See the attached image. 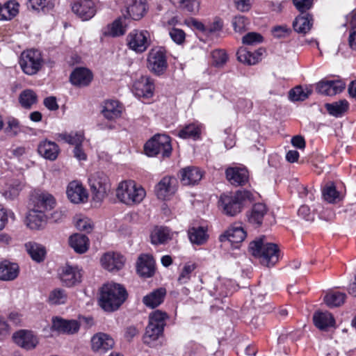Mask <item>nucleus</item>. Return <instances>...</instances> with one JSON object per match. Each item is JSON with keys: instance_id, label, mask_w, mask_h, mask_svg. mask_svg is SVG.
<instances>
[{"instance_id": "39448f33", "label": "nucleus", "mask_w": 356, "mask_h": 356, "mask_svg": "<svg viewBox=\"0 0 356 356\" xmlns=\"http://www.w3.org/2000/svg\"><path fill=\"white\" fill-rule=\"evenodd\" d=\"M166 313L156 310L149 315V324L143 337L145 343L150 344L161 335L165 325Z\"/></svg>"}, {"instance_id": "6e6552de", "label": "nucleus", "mask_w": 356, "mask_h": 356, "mask_svg": "<svg viewBox=\"0 0 356 356\" xmlns=\"http://www.w3.org/2000/svg\"><path fill=\"white\" fill-rule=\"evenodd\" d=\"M43 63L41 53L38 50L29 49L22 52L19 65L22 71L28 75L35 74Z\"/></svg>"}, {"instance_id": "9b49d317", "label": "nucleus", "mask_w": 356, "mask_h": 356, "mask_svg": "<svg viewBox=\"0 0 356 356\" xmlns=\"http://www.w3.org/2000/svg\"><path fill=\"white\" fill-rule=\"evenodd\" d=\"M149 33L146 31L134 30L127 36L129 48L137 53L145 51L149 45Z\"/></svg>"}, {"instance_id": "5701e85b", "label": "nucleus", "mask_w": 356, "mask_h": 356, "mask_svg": "<svg viewBox=\"0 0 356 356\" xmlns=\"http://www.w3.org/2000/svg\"><path fill=\"white\" fill-rule=\"evenodd\" d=\"M38 152L47 160L55 161L60 153V148L55 142L44 140L38 144Z\"/></svg>"}, {"instance_id": "bb28decb", "label": "nucleus", "mask_w": 356, "mask_h": 356, "mask_svg": "<svg viewBox=\"0 0 356 356\" xmlns=\"http://www.w3.org/2000/svg\"><path fill=\"white\" fill-rule=\"evenodd\" d=\"M265 50L264 49H259L253 52L248 50L246 48H240L237 53V59L239 62L247 65H255L261 60Z\"/></svg>"}, {"instance_id": "473e14b6", "label": "nucleus", "mask_w": 356, "mask_h": 356, "mask_svg": "<svg viewBox=\"0 0 356 356\" xmlns=\"http://www.w3.org/2000/svg\"><path fill=\"white\" fill-rule=\"evenodd\" d=\"M202 129V124L197 122L190 123L180 129L177 136L182 139L197 140L200 138Z\"/></svg>"}, {"instance_id": "2eb2a0df", "label": "nucleus", "mask_w": 356, "mask_h": 356, "mask_svg": "<svg viewBox=\"0 0 356 356\" xmlns=\"http://www.w3.org/2000/svg\"><path fill=\"white\" fill-rule=\"evenodd\" d=\"M80 328V323L76 320H67L56 316L52 318L51 329L59 333L74 334Z\"/></svg>"}, {"instance_id": "a878e982", "label": "nucleus", "mask_w": 356, "mask_h": 356, "mask_svg": "<svg viewBox=\"0 0 356 356\" xmlns=\"http://www.w3.org/2000/svg\"><path fill=\"white\" fill-rule=\"evenodd\" d=\"M33 208L43 212L52 209L56 205L55 198L47 192L36 193L33 198Z\"/></svg>"}, {"instance_id": "4d7b16f0", "label": "nucleus", "mask_w": 356, "mask_h": 356, "mask_svg": "<svg viewBox=\"0 0 356 356\" xmlns=\"http://www.w3.org/2000/svg\"><path fill=\"white\" fill-rule=\"evenodd\" d=\"M37 101V95L31 90L23 91L19 96V102L24 108H30Z\"/></svg>"}, {"instance_id": "6ab92c4d", "label": "nucleus", "mask_w": 356, "mask_h": 356, "mask_svg": "<svg viewBox=\"0 0 356 356\" xmlns=\"http://www.w3.org/2000/svg\"><path fill=\"white\" fill-rule=\"evenodd\" d=\"M136 270L140 277H150L155 273V261L152 255L142 254L137 261Z\"/></svg>"}, {"instance_id": "bf43d9fd", "label": "nucleus", "mask_w": 356, "mask_h": 356, "mask_svg": "<svg viewBox=\"0 0 356 356\" xmlns=\"http://www.w3.org/2000/svg\"><path fill=\"white\" fill-rule=\"evenodd\" d=\"M29 2L33 10L47 12L52 9L54 3L49 0H29Z\"/></svg>"}, {"instance_id": "1a4fd4ad", "label": "nucleus", "mask_w": 356, "mask_h": 356, "mask_svg": "<svg viewBox=\"0 0 356 356\" xmlns=\"http://www.w3.org/2000/svg\"><path fill=\"white\" fill-rule=\"evenodd\" d=\"M59 276L64 286L72 287L81 282L83 273L79 266L66 264L60 268Z\"/></svg>"}, {"instance_id": "f257e3e1", "label": "nucleus", "mask_w": 356, "mask_h": 356, "mask_svg": "<svg viewBox=\"0 0 356 356\" xmlns=\"http://www.w3.org/2000/svg\"><path fill=\"white\" fill-rule=\"evenodd\" d=\"M127 293L125 289L116 283H107L100 291L99 305L106 312L118 309L125 301Z\"/></svg>"}, {"instance_id": "de8ad7c7", "label": "nucleus", "mask_w": 356, "mask_h": 356, "mask_svg": "<svg viewBox=\"0 0 356 356\" xmlns=\"http://www.w3.org/2000/svg\"><path fill=\"white\" fill-rule=\"evenodd\" d=\"M58 138L76 147L82 145L84 140V135L81 131H72L69 134L61 133L58 134Z\"/></svg>"}, {"instance_id": "f704fd0d", "label": "nucleus", "mask_w": 356, "mask_h": 356, "mask_svg": "<svg viewBox=\"0 0 356 356\" xmlns=\"http://www.w3.org/2000/svg\"><path fill=\"white\" fill-rule=\"evenodd\" d=\"M19 274V266L17 264L7 261L0 264V280L10 281L15 280Z\"/></svg>"}, {"instance_id": "f8f14e48", "label": "nucleus", "mask_w": 356, "mask_h": 356, "mask_svg": "<svg viewBox=\"0 0 356 356\" xmlns=\"http://www.w3.org/2000/svg\"><path fill=\"white\" fill-rule=\"evenodd\" d=\"M178 181L174 177H163L155 186V193L159 199L165 200L175 193Z\"/></svg>"}, {"instance_id": "9d476101", "label": "nucleus", "mask_w": 356, "mask_h": 356, "mask_svg": "<svg viewBox=\"0 0 356 356\" xmlns=\"http://www.w3.org/2000/svg\"><path fill=\"white\" fill-rule=\"evenodd\" d=\"M147 67L151 72L156 75H161L167 69L168 63L165 54L161 49H152L147 58Z\"/></svg>"}, {"instance_id": "412c9836", "label": "nucleus", "mask_w": 356, "mask_h": 356, "mask_svg": "<svg viewBox=\"0 0 356 356\" xmlns=\"http://www.w3.org/2000/svg\"><path fill=\"white\" fill-rule=\"evenodd\" d=\"M227 179L232 185L243 186L248 180L249 174L245 168L229 167L225 171Z\"/></svg>"}, {"instance_id": "09e8293b", "label": "nucleus", "mask_w": 356, "mask_h": 356, "mask_svg": "<svg viewBox=\"0 0 356 356\" xmlns=\"http://www.w3.org/2000/svg\"><path fill=\"white\" fill-rule=\"evenodd\" d=\"M325 108L330 115L339 117L347 111L348 102L346 99H342L332 104H326Z\"/></svg>"}, {"instance_id": "c9c22d12", "label": "nucleus", "mask_w": 356, "mask_h": 356, "mask_svg": "<svg viewBox=\"0 0 356 356\" xmlns=\"http://www.w3.org/2000/svg\"><path fill=\"white\" fill-rule=\"evenodd\" d=\"M25 248L33 261L38 263L44 261L47 252L42 245L30 241L25 243Z\"/></svg>"}, {"instance_id": "7c9ffc66", "label": "nucleus", "mask_w": 356, "mask_h": 356, "mask_svg": "<svg viewBox=\"0 0 356 356\" xmlns=\"http://www.w3.org/2000/svg\"><path fill=\"white\" fill-rule=\"evenodd\" d=\"M27 225L32 229L42 228L47 222V217L44 212L33 208L29 211L27 216Z\"/></svg>"}, {"instance_id": "ddd939ff", "label": "nucleus", "mask_w": 356, "mask_h": 356, "mask_svg": "<svg viewBox=\"0 0 356 356\" xmlns=\"http://www.w3.org/2000/svg\"><path fill=\"white\" fill-rule=\"evenodd\" d=\"M72 10L83 21L90 19L96 13L95 6L92 0H76L72 5Z\"/></svg>"}, {"instance_id": "20e7f679", "label": "nucleus", "mask_w": 356, "mask_h": 356, "mask_svg": "<svg viewBox=\"0 0 356 356\" xmlns=\"http://www.w3.org/2000/svg\"><path fill=\"white\" fill-rule=\"evenodd\" d=\"M145 195V189L131 180L120 182L116 189V197L127 205L140 203Z\"/></svg>"}, {"instance_id": "ea45409f", "label": "nucleus", "mask_w": 356, "mask_h": 356, "mask_svg": "<svg viewBox=\"0 0 356 356\" xmlns=\"http://www.w3.org/2000/svg\"><path fill=\"white\" fill-rule=\"evenodd\" d=\"M69 243L72 248L77 253H84L88 248V238L86 235L75 234L70 237Z\"/></svg>"}, {"instance_id": "3c124183", "label": "nucleus", "mask_w": 356, "mask_h": 356, "mask_svg": "<svg viewBox=\"0 0 356 356\" xmlns=\"http://www.w3.org/2000/svg\"><path fill=\"white\" fill-rule=\"evenodd\" d=\"M346 294L339 291H332L328 293L324 298V301L330 307H339L341 305L345 300Z\"/></svg>"}, {"instance_id": "37998d69", "label": "nucleus", "mask_w": 356, "mask_h": 356, "mask_svg": "<svg viewBox=\"0 0 356 356\" xmlns=\"http://www.w3.org/2000/svg\"><path fill=\"white\" fill-rule=\"evenodd\" d=\"M19 4L14 0H10L1 4L0 21H9L19 13Z\"/></svg>"}, {"instance_id": "58836bf2", "label": "nucleus", "mask_w": 356, "mask_h": 356, "mask_svg": "<svg viewBox=\"0 0 356 356\" xmlns=\"http://www.w3.org/2000/svg\"><path fill=\"white\" fill-rule=\"evenodd\" d=\"M165 293V289H157L149 294L144 296L143 302L147 307L154 308L158 307L163 301Z\"/></svg>"}, {"instance_id": "423d86ee", "label": "nucleus", "mask_w": 356, "mask_h": 356, "mask_svg": "<svg viewBox=\"0 0 356 356\" xmlns=\"http://www.w3.org/2000/svg\"><path fill=\"white\" fill-rule=\"evenodd\" d=\"M88 183L92 198L96 202H102L111 191L110 179L104 172L98 171L91 174L88 178Z\"/></svg>"}, {"instance_id": "603ef678", "label": "nucleus", "mask_w": 356, "mask_h": 356, "mask_svg": "<svg viewBox=\"0 0 356 356\" xmlns=\"http://www.w3.org/2000/svg\"><path fill=\"white\" fill-rule=\"evenodd\" d=\"M22 131V126L19 120L15 118L9 117L6 120V125L4 128V132L11 137L16 136Z\"/></svg>"}, {"instance_id": "c85d7f7f", "label": "nucleus", "mask_w": 356, "mask_h": 356, "mask_svg": "<svg viewBox=\"0 0 356 356\" xmlns=\"http://www.w3.org/2000/svg\"><path fill=\"white\" fill-rule=\"evenodd\" d=\"M92 79L91 72L83 67L75 69L70 75L71 83L79 87L88 86Z\"/></svg>"}, {"instance_id": "774afa93", "label": "nucleus", "mask_w": 356, "mask_h": 356, "mask_svg": "<svg viewBox=\"0 0 356 356\" xmlns=\"http://www.w3.org/2000/svg\"><path fill=\"white\" fill-rule=\"evenodd\" d=\"M298 215L307 221H313L314 219V214L311 212L309 207L307 205H302L299 208Z\"/></svg>"}, {"instance_id": "052dcab7", "label": "nucleus", "mask_w": 356, "mask_h": 356, "mask_svg": "<svg viewBox=\"0 0 356 356\" xmlns=\"http://www.w3.org/2000/svg\"><path fill=\"white\" fill-rule=\"evenodd\" d=\"M213 65L216 67H222L227 61V55L225 51L221 49H216L211 53Z\"/></svg>"}, {"instance_id": "680f3d73", "label": "nucleus", "mask_w": 356, "mask_h": 356, "mask_svg": "<svg viewBox=\"0 0 356 356\" xmlns=\"http://www.w3.org/2000/svg\"><path fill=\"white\" fill-rule=\"evenodd\" d=\"M223 22L220 18H215L212 22L206 24V35L217 33L222 29Z\"/></svg>"}, {"instance_id": "4468645a", "label": "nucleus", "mask_w": 356, "mask_h": 356, "mask_svg": "<svg viewBox=\"0 0 356 356\" xmlns=\"http://www.w3.org/2000/svg\"><path fill=\"white\" fill-rule=\"evenodd\" d=\"M346 88V83L341 79L321 80L316 84V91L322 95L333 96L341 92Z\"/></svg>"}, {"instance_id": "864d4df0", "label": "nucleus", "mask_w": 356, "mask_h": 356, "mask_svg": "<svg viewBox=\"0 0 356 356\" xmlns=\"http://www.w3.org/2000/svg\"><path fill=\"white\" fill-rule=\"evenodd\" d=\"M312 93V91L308 89H304L302 86H296L289 91V99L291 101H304Z\"/></svg>"}, {"instance_id": "f3484780", "label": "nucleus", "mask_w": 356, "mask_h": 356, "mask_svg": "<svg viewBox=\"0 0 356 356\" xmlns=\"http://www.w3.org/2000/svg\"><path fill=\"white\" fill-rule=\"evenodd\" d=\"M154 90V85L147 76H141L133 85V92L138 97H152Z\"/></svg>"}, {"instance_id": "13d9d810", "label": "nucleus", "mask_w": 356, "mask_h": 356, "mask_svg": "<svg viewBox=\"0 0 356 356\" xmlns=\"http://www.w3.org/2000/svg\"><path fill=\"white\" fill-rule=\"evenodd\" d=\"M232 24L236 32L243 33L248 29L250 21L243 15H237L232 19Z\"/></svg>"}, {"instance_id": "4be33fe9", "label": "nucleus", "mask_w": 356, "mask_h": 356, "mask_svg": "<svg viewBox=\"0 0 356 356\" xmlns=\"http://www.w3.org/2000/svg\"><path fill=\"white\" fill-rule=\"evenodd\" d=\"M91 345L94 351L104 353L113 347L114 341L109 335L100 332L92 337Z\"/></svg>"}, {"instance_id": "aec40b11", "label": "nucleus", "mask_w": 356, "mask_h": 356, "mask_svg": "<svg viewBox=\"0 0 356 356\" xmlns=\"http://www.w3.org/2000/svg\"><path fill=\"white\" fill-rule=\"evenodd\" d=\"M245 237L246 232L243 228L240 225H234L220 236V240L221 242H229L232 245L236 244L234 248H237V245L242 242Z\"/></svg>"}, {"instance_id": "f03ea898", "label": "nucleus", "mask_w": 356, "mask_h": 356, "mask_svg": "<svg viewBox=\"0 0 356 356\" xmlns=\"http://www.w3.org/2000/svg\"><path fill=\"white\" fill-rule=\"evenodd\" d=\"M265 236L252 241L249 250L252 254L259 259L260 263L266 266H274L279 260V249L276 244L264 243Z\"/></svg>"}, {"instance_id": "dca6fc26", "label": "nucleus", "mask_w": 356, "mask_h": 356, "mask_svg": "<svg viewBox=\"0 0 356 356\" xmlns=\"http://www.w3.org/2000/svg\"><path fill=\"white\" fill-rule=\"evenodd\" d=\"M13 339L16 344L28 350L34 349L39 343L38 337L29 330H22L16 332Z\"/></svg>"}, {"instance_id": "6e6d98bb", "label": "nucleus", "mask_w": 356, "mask_h": 356, "mask_svg": "<svg viewBox=\"0 0 356 356\" xmlns=\"http://www.w3.org/2000/svg\"><path fill=\"white\" fill-rule=\"evenodd\" d=\"M67 296L65 291L61 289H56L50 292L48 300L52 305L65 304Z\"/></svg>"}, {"instance_id": "0e129e2a", "label": "nucleus", "mask_w": 356, "mask_h": 356, "mask_svg": "<svg viewBox=\"0 0 356 356\" xmlns=\"http://www.w3.org/2000/svg\"><path fill=\"white\" fill-rule=\"evenodd\" d=\"M314 0H293L296 9L302 14L307 13V11L313 6Z\"/></svg>"}, {"instance_id": "7ed1b4c3", "label": "nucleus", "mask_w": 356, "mask_h": 356, "mask_svg": "<svg viewBox=\"0 0 356 356\" xmlns=\"http://www.w3.org/2000/svg\"><path fill=\"white\" fill-rule=\"evenodd\" d=\"M251 198L252 193L248 191H238L233 195L222 194L219 198L218 207L224 214L235 216L242 211L244 202Z\"/></svg>"}, {"instance_id": "69168bd1", "label": "nucleus", "mask_w": 356, "mask_h": 356, "mask_svg": "<svg viewBox=\"0 0 356 356\" xmlns=\"http://www.w3.org/2000/svg\"><path fill=\"white\" fill-rule=\"evenodd\" d=\"M169 35L171 39L178 44H182L185 40L186 33L182 29L172 28L170 30Z\"/></svg>"}, {"instance_id": "79ce46f5", "label": "nucleus", "mask_w": 356, "mask_h": 356, "mask_svg": "<svg viewBox=\"0 0 356 356\" xmlns=\"http://www.w3.org/2000/svg\"><path fill=\"white\" fill-rule=\"evenodd\" d=\"M126 29V19L124 17H119L112 24L108 25L104 34L112 37H118L124 35Z\"/></svg>"}, {"instance_id": "72a5a7b5", "label": "nucleus", "mask_w": 356, "mask_h": 356, "mask_svg": "<svg viewBox=\"0 0 356 356\" xmlns=\"http://www.w3.org/2000/svg\"><path fill=\"white\" fill-rule=\"evenodd\" d=\"M313 321L315 326L321 330H326L334 326L335 321L332 315L327 312H317L314 314Z\"/></svg>"}, {"instance_id": "2f4dec72", "label": "nucleus", "mask_w": 356, "mask_h": 356, "mask_svg": "<svg viewBox=\"0 0 356 356\" xmlns=\"http://www.w3.org/2000/svg\"><path fill=\"white\" fill-rule=\"evenodd\" d=\"M146 10V6L141 0H131V3L126 8V14L124 13V18H131L134 20L140 19Z\"/></svg>"}, {"instance_id": "8fccbe9b", "label": "nucleus", "mask_w": 356, "mask_h": 356, "mask_svg": "<svg viewBox=\"0 0 356 356\" xmlns=\"http://www.w3.org/2000/svg\"><path fill=\"white\" fill-rule=\"evenodd\" d=\"M197 264L194 262H187L183 266L179 277L177 282L179 284H187L191 278L192 273L196 269Z\"/></svg>"}, {"instance_id": "49530a36", "label": "nucleus", "mask_w": 356, "mask_h": 356, "mask_svg": "<svg viewBox=\"0 0 356 356\" xmlns=\"http://www.w3.org/2000/svg\"><path fill=\"white\" fill-rule=\"evenodd\" d=\"M322 194L324 200L329 203H337L341 200V196L333 183L327 184L322 191Z\"/></svg>"}, {"instance_id": "5fc2aeb1", "label": "nucleus", "mask_w": 356, "mask_h": 356, "mask_svg": "<svg viewBox=\"0 0 356 356\" xmlns=\"http://www.w3.org/2000/svg\"><path fill=\"white\" fill-rule=\"evenodd\" d=\"M230 282L228 280L218 281L214 287V291H211V295L217 298L227 297L231 294V291L228 289Z\"/></svg>"}, {"instance_id": "a19ab883", "label": "nucleus", "mask_w": 356, "mask_h": 356, "mask_svg": "<svg viewBox=\"0 0 356 356\" xmlns=\"http://www.w3.org/2000/svg\"><path fill=\"white\" fill-rule=\"evenodd\" d=\"M190 241L194 245H201L204 244L208 239L207 229L203 227H193L188 231Z\"/></svg>"}, {"instance_id": "e2e57ef3", "label": "nucleus", "mask_w": 356, "mask_h": 356, "mask_svg": "<svg viewBox=\"0 0 356 356\" xmlns=\"http://www.w3.org/2000/svg\"><path fill=\"white\" fill-rule=\"evenodd\" d=\"M243 43L253 45L261 43L263 41V37L261 34L255 32H250L243 37Z\"/></svg>"}, {"instance_id": "a18cd8bd", "label": "nucleus", "mask_w": 356, "mask_h": 356, "mask_svg": "<svg viewBox=\"0 0 356 356\" xmlns=\"http://www.w3.org/2000/svg\"><path fill=\"white\" fill-rule=\"evenodd\" d=\"M170 1L174 6L190 13H195L199 10L198 0H170Z\"/></svg>"}, {"instance_id": "b1692460", "label": "nucleus", "mask_w": 356, "mask_h": 356, "mask_svg": "<svg viewBox=\"0 0 356 356\" xmlns=\"http://www.w3.org/2000/svg\"><path fill=\"white\" fill-rule=\"evenodd\" d=\"M181 182L183 185L190 186L197 184L202 178V172L197 167L188 166L179 171Z\"/></svg>"}, {"instance_id": "e433bc0d", "label": "nucleus", "mask_w": 356, "mask_h": 356, "mask_svg": "<svg viewBox=\"0 0 356 356\" xmlns=\"http://www.w3.org/2000/svg\"><path fill=\"white\" fill-rule=\"evenodd\" d=\"M24 186L23 182L19 179H12L6 184L2 189V195L6 199H14L18 196Z\"/></svg>"}, {"instance_id": "cd10ccee", "label": "nucleus", "mask_w": 356, "mask_h": 356, "mask_svg": "<svg viewBox=\"0 0 356 356\" xmlns=\"http://www.w3.org/2000/svg\"><path fill=\"white\" fill-rule=\"evenodd\" d=\"M122 108L120 103L115 100H106L104 102L102 108L103 116L108 120L113 121L121 116Z\"/></svg>"}, {"instance_id": "0eeeda50", "label": "nucleus", "mask_w": 356, "mask_h": 356, "mask_svg": "<svg viewBox=\"0 0 356 356\" xmlns=\"http://www.w3.org/2000/svg\"><path fill=\"white\" fill-rule=\"evenodd\" d=\"M144 150L149 156L168 157L172 152L170 138L165 134H156L145 143Z\"/></svg>"}, {"instance_id": "393cba45", "label": "nucleus", "mask_w": 356, "mask_h": 356, "mask_svg": "<svg viewBox=\"0 0 356 356\" xmlns=\"http://www.w3.org/2000/svg\"><path fill=\"white\" fill-rule=\"evenodd\" d=\"M102 266L108 271L120 270L124 264L123 256L118 253L107 252L101 259Z\"/></svg>"}, {"instance_id": "c03bdc74", "label": "nucleus", "mask_w": 356, "mask_h": 356, "mask_svg": "<svg viewBox=\"0 0 356 356\" xmlns=\"http://www.w3.org/2000/svg\"><path fill=\"white\" fill-rule=\"evenodd\" d=\"M267 213V209L264 204H255L251 209L248 218L250 223L261 225L264 216Z\"/></svg>"}, {"instance_id": "c756f323", "label": "nucleus", "mask_w": 356, "mask_h": 356, "mask_svg": "<svg viewBox=\"0 0 356 356\" xmlns=\"http://www.w3.org/2000/svg\"><path fill=\"white\" fill-rule=\"evenodd\" d=\"M172 238V232L167 227H155L150 234L151 243L154 245L166 243Z\"/></svg>"}, {"instance_id": "4c0bfd02", "label": "nucleus", "mask_w": 356, "mask_h": 356, "mask_svg": "<svg viewBox=\"0 0 356 356\" xmlns=\"http://www.w3.org/2000/svg\"><path fill=\"white\" fill-rule=\"evenodd\" d=\"M312 16L309 13L298 15L293 22L295 31L300 33H306L312 27Z\"/></svg>"}, {"instance_id": "a211bd4d", "label": "nucleus", "mask_w": 356, "mask_h": 356, "mask_svg": "<svg viewBox=\"0 0 356 356\" xmlns=\"http://www.w3.org/2000/svg\"><path fill=\"white\" fill-rule=\"evenodd\" d=\"M67 195L68 199L74 204L83 203L88 200V193L82 184L74 181L69 184L67 188Z\"/></svg>"}, {"instance_id": "338daca9", "label": "nucleus", "mask_w": 356, "mask_h": 356, "mask_svg": "<svg viewBox=\"0 0 356 356\" xmlns=\"http://www.w3.org/2000/svg\"><path fill=\"white\" fill-rule=\"evenodd\" d=\"M290 32L291 30L286 25L276 26L272 29L273 35L278 38H284L289 35Z\"/></svg>"}]
</instances>
